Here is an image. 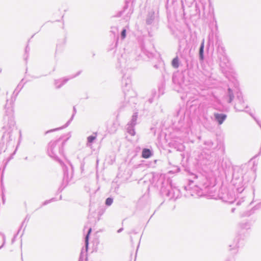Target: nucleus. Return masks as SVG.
I'll use <instances>...</instances> for the list:
<instances>
[{
    "instance_id": "1",
    "label": "nucleus",
    "mask_w": 261,
    "mask_h": 261,
    "mask_svg": "<svg viewBox=\"0 0 261 261\" xmlns=\"http://www.w3.org/2000/svg\"><path fill=\"white\" fill-rule=\"evenodd\" d=\"M140 58V55H137L136 51L125 52L118 58L116 68L122 74V86L125 100L129 97L133 98L136 95L134 91L130 89L132 81L130 73L132 69L137 67L138 61Z\"/></svg>"
},
{
    "instance_id": "2",
    "label": "nucleus",
    "mask_w": 261,
    "mask_h": 261,
    "mask_svg": "<svg viewBox=\"0 0 261 261\" xmlns=\"http://www.w3.org/2000/svg\"><path fill=\"white\" fill-rule=\"evenodd\" d=\"M4 125L3 127L6 131L2 138L0 142V154L5 152L7 149L8 143L13 139L12 133L15 127V122L13 116V110L8 108L6 110V115L4 117Z\"/></svg>"
},
{
    "instance_id": "3",
    "label": "nucleus",
    "mask_w": 261,
    "mask_h": 261,
    "mask_svg": "<svg viewBox=\"0 0 261 261\" xmlns=\"http://www.w3.org/2000/svg\"><path fill=\"white\" fill-rule=\"evenodd\" d=\"M191 175L193 176L194 179L200 178L205 181L202 183H199V185H195L193 187L192 185L194 181L192 179H189L188 184L184 186V190L187 192L185 194L186 196H197L201 197L205 195L210 193L209 183L207 180L201 174L199 175L195 173H191Z\"/></svg>"
},
{
    "instance_id": "4",
    "label": "nucleus",
    "mask_w": 261,
    "mask_h": 261,
    "mask_svg": "<svg viewBox=\"0 0 261 261\" xmlns=\"http://www.w3.org/2000/svg\"><path fill=\"white\" fill-rule=\"evenodd\" d=\"M217 57L220 61V66L222 72L226 74L231 69V65L226 54L225 47L218 36H216Z\"/></svg>"
},
{
    "instance_id": "5",
    "label": "nucleus",
    "mask_w": 261,
    "mask_h": 261,
    "mask_svg": "<svg viewBox=\"0 0 261 261\" xmlns=\"http://www.w3.org/2000/svg\"><path fill=\"white\" fill-rule=\"evenodd\" d=\"M67 138L63 140L64 136H61L54 141H50L48 144L47 152L48 155L56 160H58L59 155L63 154V147L66 142L70 138V133L67 134Z\"/></svg>"
},
{
    "instance_id": "6",
    "label": "nucleus",
    "mask_w": 261,
    "mask_h": 261,
    "mask_svg": "<svg viewBox=\"0 0 261 261\" xmlns=\"http://www.w3.org/2000/svg\"><path fill=\"white\" fill-rule=\"evenodd\" d=\"M251 224L249 221H242L239 224L240 234L234 240L233 243L229 245V251L233 255L236 254L238 251V248L243 246L244 244V238H242V234L247 232L251 228Z\"/></svg>"
},
{
    "instance_id": "7",
    "label": "nucleus",
    "mask_w": 261,
    "mask_h": 261,
    "mask_svg": "<svg viewBox=\"0 0 261 261\" xmlns=\"http://www.w3.org/2000/svg\"><path fill=\"white\" fill-rule=\"evenodd\" d=\"M171 181L170 178H166L165 174L158 173H153L152 175L151 180H150L152 185L160 189V193H161V190L166 188Z\"/></svg>"
},
{
    "instance_id": "8",
    "label": "nucleus",
    "mask_w": 261,
    "mask_h": 261,
    "mask_svg": "<svg viewBox=\"0 0 261 261\" xmlns=\"http://www.w3.org/2000/svg\"><path fill=\"white\" fill-rule=\"evenodd\" d=\"M159 22V12H155L153 10L148 11L146 15L145 23L148 28L152 30L156 29Z\"/></svg>"
},
{
    "instance_id": "9",
    "label": "nucleus",
    "mask_w": 261,
    "mask_h": 261,
    "mask_svg": "<svg viewBox=\"0 0 261 261\" xmlns=\"http://www.w3.org/2000/svg\"><path fill=\"white\" fill-rule=\"evenodd\" d=\"M218 196L223 201L233 203L236 197L233 191H229L226 187L222 186L219 191Z\"/></svg>"
},
{
    "instance_id": "10",
    "label": "nucleus",
    "mask_w": 261,
    "mask_h": 261,
    "mask_svg": "<svg viewBox=\"0 0 261 261\" xmlns=\"http://www.w3.org/2000/svg\"><path fill=\"white\" fill-rule=\"evenodd\" d=\"M242 173L234 171L232 174V183L236 188L238 193H241L245 189L243 184V177L242 176Z\"/></svg>"
},
{
    "instance_id": "11",
    "label": "nucleus",
    "mask_w": 261,
    "mask_h": 261,
    "mask_svg": "<svg viewBox=\"0 0 261 261\" xmlns=\"http://www.w3.org/2000/svg\"><path fill=\"white\" fill-rule=\"evenodd\" d=\"M70 166V171H69V169L66 166H64L63 167V178L61 186L59 188V191L61 192L68 184L70 180L73 177V167L71 165Z\"/></svg>"
},
{
    "instance_id": "12",
    "label": "nucleus",
    "mask_w": 261,
    "mask_h": 261,
    "mask_svg": "<svg viewBox=\"0 0 261 261\" xmlns=\"http://www.w3.org/2000/svg\"><path fill=\"white\" fill-rule=\"evenodd\" d=\"M236 98L234 101V109L238 112H244L245 109L248 108V105L245 104V101L241 92L236 93Z\"/></svg>"
},
{
    "instance_id": "13",
    "label": "nucleus",
    "mask_w": 261,
    "mask_h": 261,
    "mask_svg": "<svg viewBox=\"0 0 261 261\" xmlns=\"http://www.w3.org/2000/svg\"><path fill=\"white\" fill-rule=\"evenodd\" d=\"M131 0H125V5L123 10L119 11L117 14V17L123 16L124 19L126 20L128 19L133 13V9L129 7V4Z\"/></svg>"
},
{
    "instance_id": "14",
    "label": "nucleus",
    "mask_w": 261,
    "mask_h": 261,
    "mask_svg": "<svg viewBox=\"0 0 261 261\" xmlns=\"http://www.w3.org/2000/svg\"><path fill=\"white\" fill-rule=\"evenodd\" d=\"M23 81V79H22L21 81H20V82L17 85L16 89H15V90L13 93V95H15V96L14 98L13 97H12V100L9 104H8V100H7V103L5 107V109L6 110H7V109L10 107L12 109H13L12 106V103L13 102V101L15 100L16 97L17 96V95L18 94L19 92L22 89V88L24 86V85L25 83H22ZM12 110H13V109H12ZM5 115H6V111H5Z\"/></svg>"
},
{
    "instance_id": "15",
    "label": "nucleus",
    "mask_w": 261,
    "mask_h": 261,
    "mask_svg": "<svg viewBox=\"0 0 261 261\" xmlns=\"http://www.w3.org/2000/svg\"><path fill=\"white\" fill-rule=\"evenodd\" d=\"M138 118V113H134L132 117L131 120L128 123L127 125V132L132 136L135 135V131L134 129L135 126L137 124V120Z\"/></svg>"
},
{
    "instance_id": "16",
    "label": "nucleus",
    "mask_w": 261,
    "mask_h": 261,
    "mask_svg": "<svg viewBox=\"0 0 261 261\" xmlns=\"http://www.w3.org/2000/svg\"><path fill=\"white\" fill-rule=\"evenodd\" d=\"M92 231V228L91 227L88 228V230L87 231V233L85 236V248H86V251L85 252H84L83 249L81 252L80 257L79 261H84V257H86L87 258V252L88 251V246H89V236Z\"/></svg>"
},
{
    "instance_id": "17",
    "label": "nucleus",
    "mask_w": 261,
    "mask_h": 261,
    "mask_svg": "<svg viewBox=\"0 0 261 261\" xmlns=\"http://www.w3.org/2000/svg\"><path fill=\"white\" fill-rule=\"evenodd\" d=\"M82 72V71H78L75 74L71 75L69 77H65L59 80H56L55 81V85L56 88H60L65 83H66L69 80L74 78L79 75Z\"/></svg>"
},
{
    "instance_id": "18",
    "label": "nucleus",
    "mask_w": 261,
    "mask_h": 261,
    "mask_svg": "<svg viewBox=\"0 0 261 261\" xmlns=\"http://www.w3.org/2000/svg\"><path fill=\"white\" fill-rule=\"evenodd\" d=\"M173 185H172V181L166 188H164L161 190V194L162 196H166L168 197L170 199L174 198V192L172 191L171 189H173Z\"/></svg>"
},
{
    "instance_id": "19",
    "label": "nucleus",
    "mask_w": 261,
    "mask_h": 261,
    "mask_svg": "<svg viewBox=\"0 0 261 261\" xmlns=\"http://www.w3.org/2000/svg\"><path fill=\"white\" fill-rule=\"evenodd\" d=\"M224 99L228 103H231L234 99V93L230 88H228Z\"/></svg>"
},
{
    "instance_id": "20",
    "label": "nucleus",
    "mask_w": 261,
    "mask_h": 261,
    "mask_svg": "<svg viewBox=\"0 0 261 261\" xmlns=\"http://www.w3.org/2000/svg\"><path fill=\"white\" fill-rule=\"evenodd\" d=\"M75 113H76V109H75V107H73V114H72L70 119L66 123V124L65 125H64L63 126L60 127H58L56 128L48 130L45 133V134L46 135L48 133H51L53 132H55V131L58 130H60V129H62L67 127L70 124L71 122L72 121Z\"/></svg>"
},
{
    "instance_id": "21",
    "label": "nucleus",
    "mask_w": 261,
    "mask_h": 261,
    "mask_svg": "<svg viewBox=\"0 0 261 261\" xmlns=\"http://www.w3.org/2000/svg\"><path fill=\"white\" fill-rule=\"evenodd\" d=\"M214 117L215 120L218 124H222L227 118V115L224 113H214Z\"/></svg>"
},
{
    "instance_id": "22",
    "label": "nucleus",
    "mask_w": 261,
    "mask_h": 261,
    "mask_svg": "<svg viewBox=\"0 0 261 261\" xmlns=\"http://www.w3.org/2000/svg\"><path fill=\"white\" fill-rule=\"evenodd\" d=\"M261 208V202L257 203L253 206L250 211L245 212L242 215V217H249L254 213L255 210H258Z\"/></svg>"
},
{
    "instance_id": "23",
    "label": "nucleus",
    "mask_w": 261,
    "mask_h": 261,
    "mask_svg": "<svg viewBox=\"0 0 261 261\" xmlns=\"http://www.w3.org/2000/svg\"><path fill=\"white\" fill-rule=\"evenodd\" d=\"M204 39H203L199 49V59L201 61H203L204 59Z\"/></svg>"
},
{
    "instance_id": "24",
    "label": "nucleus",
    "mask_w": 261,
    "mask_h": 261,
    "mask_svg": "<svg viewBox=\"0 0 261 261\" xmlns=\"http://www.w3.org/2000/svg\"><path fill=\"white\" fill-rule=\"evenodd\" d=\"M153 155L151 150L148 148H143L142 151L141 156L144 159H148Z\"/></svg>"
},
{
    "instance_id": "25",
    "label": "nucleus",
    "mask_w": 261,
    "mask_h": 261,
    "mask_svg": "<svg viewBox=\"0 0 261 261\" xmlns=\"http://www.w3.org/2000/svg\"><path fill=\"white\" fill-rule=\"evenodd\" d=\"M141 51L143 54L147 56L148 58H152L154 57L155 54L153 52L149 51L147 49L145 48L144 46H141Z\"/></svg>"
},
{
    "instance_id": "26",
    "label": "nucleus",
    "mask_w": 261,
    "mask_h": 261,
    "mask_svg": "<svg viewBox=\"0 0 261 261\" xmlns=\"http://www.w3.org/2000/svg\"><path fill=\"white\" fill-rule=\"evenodd\" d=\"M187 46V40L185 38L180 39L178 41V51H180L181 49H184Z\"/></svg>"
},
{
    "instance_id": "27",
    "label": "nucleus",
    "mask_w": 261,
    "mask_h": 261,
    "mask_svg": "<svg viewBox=\"0 0 261 261\" xmlns=\"http://www.w3.org/2000/svg\"><path fill=\"white\" fill-rule=\"evenodd\" d=\"M204 145L205 146V148L206 149L210 150L214 148V144L211 140H207L204 142Z\"/></svg>"
},
{
    "instance_id": "28",
    "label": "nucleus",
    "mask_w": 261,
    "mask_h": 261,
    "mask_svg": "<svg viewBox=\"0 0 261 261\" xmlns=\"http://www.w3.org/2000/svg\"><path fill=\"white\" fill-rule=\"evenodd\" d=\"M165 87V84L164 82H162L158 87L159 94L157 96L158 98L161 95H162L164 93V89Z\"/></svg>"
},
{
    "instance_id": "29",
    "label": "nucleus",
    "mask_w": 261,
    "mask_h": 261,
    "mask_svg": "<svg viewBox=\"0 0 261 261\" xmlns=\"http://www.w3.org/2000/svg\"><path fill=\"white\" fill-rule=\"evenodd\" d=\"M171 65L172 67L175 69H177L179 67V60L177 56L173 59L171 62Z\"/></svg>"
},
{
    "instance_id": "30",
    "label": "nucleus",
    "mask_w": 261,
    "mask_h": 261,
    "mask_svg": "<svg viewBox=\"0 0 261 261\" xmlns=\"http://www.w3.org/2000/svg\"><path fill=\"white\" fill-rule=\"evenodd\" d=\"M214 33H211L208 36V42H207V46H210L211 45H213L214 44Z\"/></svg>"
},
{
    "instance_id": "31",
    "label": "nucleus",
    "mask_w": 261,
    "mask_h": 261,
    "mask_svg": "<svg viewBox=\"0 0 261 261\" xmlns=\"http://www.w3.org/2000/svg\"><path fill=\"white\" fill-rule=\"evenodd\" d=\"M171 190H172V191H173L174 193L173 199H176L178 197L179 191L175 187H173V189H171Z\"/></svg>"
},
{
    "instance_id": "32",
    "label": "nucleus",
    "mask_w": 261,
    "mask_h": 261,
    "mask_svg": "<svg viewBox=\"0 0 261 261\" xmlns=\"http://www.w3.org/2000/svg\"><path fill=\"white\" fill-rule=\"evenodd\" d=\"M151 96L152 97L148 99V102L150 103H151L153 101V99L156 97V91L155 90H153L151 91Z\"/></svg>"
},
{
    "instance_id": "33",
    "label": "nucleus",
    "mask_w": 261,
    "mask_h": 261,
    "mask_svg": "<svg viewBox=\"0 0 261 261\" xmlns=\"http://www.w3.org/2000/svg\"><path fill=\"white\" fill-rule=\"evenodd\" d=\"M30 50V48L29 46V44H28L25 48L24 60L25 61H27L29 58Z\"/></svg>"
},
{
    "instance_id": "34",
    "label": "nucleus",
    "mask_w": 261,
    "mask_h": 261,
    "mask_svg": "<svg viewBox=\"0 0 261 261\" xmlns=\"http://www.w3.org/2000/svg\"><path fill=\"white\" fill-rule=\"evenodd\" d=\"M113 202V198L112 197H108L106 199L105 204L106 205L109 206L112 205Z\"/></svg>"
},
{
    "instance_id": "35",
    "label": "nucleus",
    "mask_w": 261,
    "mask_h": 261,
    "mask_svg": "<svg viewBox=\"0 0 261 261\" xmlns=\"http://www.w3.org/2000/svg\"><path fill=\"white\" fill-rule=\"evenodd\" d=\"M95 136L91 135L87 138V141L88 143H92L93 142L94 140L96 139L97 133H95Z\"/></svg>"
},
{
    "instance_id": "36",
    "label": "nucleus",
    "mask_w": 261,
    "mask_h": 261,
    "mask_svg": "<svg viewBox=\"0 0 261 261\" xmlns=\"http://www.w3.org/2000/svg\"><path fill=\"white\" fill-rule=\"evenodd\" d=\"M153 67L156 69H161V68H163L164 69V64L162 62H159L158 64H155Z\"/></svg>"
},
{
    "instance_id": "37",
    "label": "nucleus",
    "mask_w": 261,
    "mask_h": 261,
    "mask_svg": "<svg viewBox=\"0 0 261 261\" xmlns=\"http://www.w3.org/2000/svg\"><path fill=\"white\" fill-rule=\"evenodd\" d=\"M245 112L248 113L254 119V120L256 122V123H257V124L259 125V124H261L260 123V122L259 121V120H258L254 116V115L249 111V110H247V111H244Z\"/></svg>"
},
{
    "instance_id": "38",
    "label": "nucleus",
    "mask_w": 261,
    "mask_h": 261,
    "mask_svg": "<svg viewBox=\"0 0 261 261\" xmlns=\"http://www.w3.org/2000/svg\"><path fill=\"white\" fill-rule=\"evenodd\" d=\"M245 112L248 113L254 119V120L256 122V123H257V124L259 125V124H261L260 123V122L259 121V120H258L254 116V115L249 111V110H247V111H244Z\"/></svg>"
},
{
    "instance_id": "39",
    "label": "nucleus",
    "mask_w": 261,
    "mask_h": 261,
    "mask_svg": "<svg viewBox=\"0 0 261 261\" xmlns=\"http://www.w3.org/2000/svg\"><path fill=\"white\" fill-rule=\"evenodd\" d=\"M126 30L125 28H123L121 33H120V37L122 39H124L126 37Z\"/></svg>"
},
{
    "instance_id": "40",
    "label": "nucleus",
    "mask_w": 261,
    "mask_h": 261,
    "mask_svg": "<svg viewBox=\"0 0 261 261\" xmlns=\"http://www.w3.org/2000/svg\"><path fill=\"white\" fill-rule=\"evenodd\" d=\"M202 118H203V120L205 121V122H204V123H203L204 126L206 128H208V123L207 122L208 118H207L206 115H203Z\"/></svg>"
},
{
    "instance_id": "41",
    "label": "nucleus",
    "mask_w": 261,
    "mask_h": 261,
    "mask_svg": "<svg viewBox=\"0 0 261 261\" xmlns=\"http://www.w3.org/2000/svg\"><path fill=\"white\" fill-rule=\"evenodd\" d=\"M55 201H56V198H51L49 200H45L42 203V206L46 205L48 204V203H50L51 202Z\"/></svg>"
},
{
    "instance_id": "42",
    "label": "nucleus",
    "mask_w": 261,
    "mask_h": 261,
    "mask_svg": "<svg viewBox=\"0 0 261 261\" xmlns=\"http://www.w3.org/2000/svg\"><path fill=\"white\" fill-rule=\"evenodd\" d=\"M111 32L114 34V36H115V34L118 32V28L116 27H112L111 28Z\"/></svg>"
},
{
    "instance_id": "43",
    "label": "nucleus",
    "mask_w": 261,
    "mask_h": 261,
    "mask_svg": "<svg viewBox=\"0 0 261 261\" xmlns=\"http://www.w3.org/2000/svg\"><path fill=\"white\" fill-rule=\"evenodd\" d=\"M1 234L2 236L3 242L2 245L0 246V249L4 247V246L5 244V243H6V236H5V235L4 233H1Z\"/></svg>"
},
{
    "instance_id": "44",
    "label": "nucleus",
    "mask_w": 261,
    "mask_h": 261,
    "mask_svg": "<svg viewBox=\"0 0 261 261\" xmlns=\"http://www.w3.org/2000/svg\"><path fill=\"white\" fill-rule=\"evenodd\" d=\"M24 226V229H23V232L24 231V229H25V228L27 226V224H25V222L24 221H22V223H21V226L20 227V228L19 229V230H18V233L19 232L20 229L22 228V227Z\"/></svg>"
},
{
    "instance_id": "45",
    "label": "nucleus",
    "mask_w": 261,
    "mask_h": 261,
    "mask_svg": "<svg viewBox=\"0 0 261 261\" xmlns=\"http://www.w3.org/2000/svg\"><path fill=\"white\" fill-rule=\"evenodd\" d=\"M172 81L174 84L177 83V82H176V77L175 75H173L172 76Z\"/></svg>"
},
{
    "instance_id": "46",
    "label": "nucleus",
    "mask_w": 261,
    "mask_h": 261,
    "mask_svg": "<svg viewBox=\"0 0 261 261\" xmlns=\"http://www.w3.org/2000/svg\"><path fill=\"white\" fill-rule=\"evenodd\" d=\"M118 39H119V37H118V35H117V38H116V41L115 42L114 47H116V46L117 45V43H118Z\"/></svg>"
},
{
    "instance_id": "47",
    "label": "nucleus",
    "mask_w": 261,
    "mask_h": 261,
    "mask_svg": "<svg viewBox=\"0 0 261 261\" xmlns=\"http://www.w3.org/2000/svg\"><path fill=\"white\" fill-rule=\"evenodd\" d=\"M226 261H234V258L233 257H230V258H228Z\"/></svg>"
},
{
    "instance_id": "48",
    "label": "nucleus",
    "mask_w": 261,
    "mask_h": 261,
    "mask_svg": "<svg viewBox=\"0 0 261 261\" xmlns=\"http://www.w3.org/2000/svg\"><path fill=\"white\" fill-rule=\"evenodd\" d=\"M84 163H82L81 165V169L82 171L84 170Z\"/></svg>"
},
{
    "instance_id": "49",
    "label": "nucleus",
    "mask_w": 261,
    "mask_h": 261,
    "mask_svg": "<svg viewBox=\"0 0 261 261\" xmlns=\"http://www.w3.org/2000/svg\"><path fill=\"white\" fill-rule=\"evenodd\" d=\"M29 220V218H28V216L25 218V219H24V220L23 221H24L25 222L26 221H28Z\"/></svg>"
},
{
    "instance_id": "50",
    "label": "nucleus",
    "mask_w": 261,
    "mask_h": 261,
    "mask_svg": "<svg viewBox=\"0 0 261 261\" xmlns=\"http://www.w3.org/2000/svg\"><path fill=\"white\" fill-rule=\"evenodd\" d=\"M123 230V228H120V229H119L117 230V232H118V233H120V232H121Z\"/></svg>"
},
{
    "instance_id": "51",
    "label": "nucleus",
    "mask_w": 261,
    "mask_h": 261,
    "mask_svg": "<svg viewBox=\"0 0 261 261\" xmlns=\"http://www.w3.org/2000/svg\"><path fill=\"white\" fill-rule=\"evenodd\" d=\"M137 232L135 230H132L130 232V233H137Z\"/></svg>"
},
{
    "instance_id": "52",
    "label": "nucleus",
    "mask_w": 261,
    "mask_h": 261,
    "mask_svg": "<svg viewBox=\"0 0 261 261\" xmlns=\"http://www.w3.org/2000/svg\"><path fill=\"white\" fill-rule=\"evenodd\" d=\"M234 211H235V208H232L231 209V212H232V213H233V212H234Z\"/></svg>"
},
{
    "instance_id": "53",
    "label": "nucleus",
    "mask_w": 261,
    "mask_h": 261,
    "mask_svg": "<svg viewBox=\"0 0 261 261\" xmlns=\"http://www.w3.org/2000/svg\"><path fill=\"white\" fill-rule=\"evenodd\" d=\"M15 236H14V237L13 238V239H12V243L14 242V241H15Z\"/></svg>"
},
{
    "instance_id": "54",
    "label": "nucleus",
    "mask_w": 261,
    "mask_h": 261,
    "mask_svg": "<svg viewBox=\"0 0 261 261\" xmlns=\"http://www.w3.org/2000/svg\"><path fill=\"white\" fill-rule=\"evenodd\" d=\"M179 85H180V86L181 88H183V87H182V86H182V84H179Z\"/></svg>"
},
{
    "instance_id": "55",
    "label": "nucleus",
    "mask_w": 261,
    "mask_h": 261,
    "mask_svg": "<svg viewBox=\"0 0 261 261\" xmlns=\"http://www.w3.org/2000/svg\"><path fill=\"white\" fill-rule=\"evenodd\" d=\"M162 75H163V77L165 78V75L163 73H162Z\"/></svg>"
},
{
    "instance_id": "56",
    "label": "nucleus",
    "mask_w": 261,
    "mask_h": 261,
    "mask_svg": "<svg viewBox=\"0 0 261 261\" xmlns=\"http://www.w3.org/2000/svg\"><path fill=\"white\" fill-rule=\"evenodd\" d=\"M2 70V68H0V73H1Z\"/></svg>"
},
{
    "instance_id": "57",
    "label": "nucleus",
    "mask_w": 261,
    "mask_h": 261,
    "mask_svg": "<svg viewBox=\"0 0 261 261\" xmlns=\"http://www.w3.org/2000/svg\"><path fill=\"white\" fill-rule=\"evenodd\" d=\"M62 199V196L61 195L60 197V199L61 200Z\"/></svg>"
},
{
    "instance_id": "58",
    "label": "nucleus",
    "mask_w": 261,
    "mask_h": 261,
    "mask_svg": "<svg viewBox=\"0 0 261 261\" xmlns=\"http://www.w3.org/2000/svg\"><path fill=\"white\" fill-rule=\"evenodd\" d=\"M25 160H28V157H25Z\"/></svg>"
},
{
    "instance_id": "59",
    "label": "nucleus",
    "mask_w": 261,
    "mask_h": 261,
    "mask_svg": "<svg viewBox=\"0 0 261 261\" xmlns=\"http://www.w3.org/2000/svg\"><path fill=\"white\" fill-rule=\"evenodd\" d=\"M18 233L17 232V233L15 234V237L17 236V234H18Z\"/></svg>"
},
{
    "instance_id": "60",
    "label": "nucleus",
    "mask_w": 261,
    "mask_h": 261,
    "mask_svg": "<svg viewBox=\"0 0 261 261\" xmlns=\"http://www.w3.org/2000/svg\"><path fill=\"white\" fill-rule=\"evenodd\" d=\"M18 233L17 232V233L15 234V237L17 236V234H18Z\"/></svg>"
}]
</instances>
